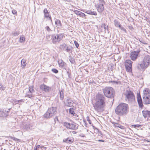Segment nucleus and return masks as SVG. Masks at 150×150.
Listing matches in <instances>:
<instances>
[{
  "instance_id": "f3484780",
  "label": "nucleus",
  "mask_w": 150,
  "mask_h": 150,
  "mask_svg": "<svg viewBox=\"0 0 150 150\" xmlns=\"http://www.w3.org/2000/svg\"><path fill=\"white\" fill-rule=\"evenodd\" d=\"M143 96V99L144 104H148L150 103V96Z\"/></svg>"
},
{
  "instance_id": "72a5a7b5",
  "label": "nucleus",
  "mask_w": 150,
  "mask_h": 150,
  "mask_svg": "<svg viewBox=\"0 0 150 150\" xmlns=\"http://www.w3.org/2000/svg\"><path fill=\"white\" fill-rule=\"evenodd\" d=\"M20 42L21 43H24L25 41V38L24 37L23 35H22L20 36L19 38Z\"/></svg>"
},
{
  "instance_id": "2eb2a0df",
  "label": "nucleus",
  "mask_w": 150,
  "mask_h": 150,
  "mask_svg": "<svg viewBox=\"0 0 150 150\" xmlns=\"http://www.w3.org/2000/svg\"><path fill=\"white\" fill-rule=\"evenodd\" d=\"M51 39L52 42L53 44H56L57 42H59V40L57 38L56 34H53L51 35Z\"/></svg>"
},
{
  "instance_id": "58836bf2",
  "label": "nucleus",
  "mask_w": 150,
  "mask_h": 150,
  "mask_svg": "<svg viewBox=\"0 0 150 150\" xmlns=\"http://www.w3.org/2000/svg\"><path fill=\"white\" fill-rule=\"evenodd\" d=\"M114 24L116 27H118V25L120 24L119 22L117 20H115L114 21Z\"/></svg>"
},
{
  "instance_id": "ea45409f",
  "label": "nucleus",
  "mask_w": 150,
  "mask_h": 150,
  "mask_svg": "<svg viewBox=\"0 0 150 150\" xmlns=\"http://www.w3.org/2000/svg\"><path fill=\"white\" fill-rule=\"evenodd\" d=\"M74 12L76 14L79 16L81 12L79 11L75 10L74 11Z\"/></svg>"
},
{
  "instance_id": "09e8293b",
  "label": "nucleus",
  "mask_w": 150,
  "mask_h": 150,
  "mask_svg": "<svg viewBox=\"0 0 150 150\" xmlns=\"http://www.w3.org/2000/svg\"><path fill=\"white\" fill-rule=\"evenodd\" d=\"M79 16L83 18L86 16V15L84 13L81 12Z\"/></svg>"
},
{
  "instance_id": "79ce46f5",
  "label": "nucleus",
  "mask_w": 150,
  "mask_h": 150,
  "mask_svg": "<svg viewBox=\"0 0 150 150\" xmlns=\"http://www.w3.org/2000/svg\"><path fill=\"white\" fill-rule=\"evenodd\" d=\"M5 89V87H3L2 83H0V90H4Z\"/></svg>"
},
{
  "instance_id": "5701e85b",
  "label": "nucleus",
  "mask_w": 150,
  "mask_h": 150,
  "mask_svg": "<svg viewBox=\"0 0 150 150\" xmlns=\"http://www.w3.org/2000/svg\"><path fill=\"white\" fill-rule=\"evenodd\" d=\"M84 12L88 14L94 15L95 16L97 15V12L95 11H91V10H88L86 11H84Z\"/></svg>"
},
{
  "instance_id": "0eeeda50",
  "label": "nucleus",
  "mask_w": 150,
  "mask_h": 150,
  "mask_svg": "<svg viewBox=\"0 0 150 150\" xmlns=\"http://www.w3.org/2000/svg\"><path fill=\"white\" fill-rule=\"evenodd\" d=\"M140 52V51L139 50L137 51H133L131 52L129 54V57L131 59L134 61H135L138 57Z\"/></svg>"
},
{
  "instance_id": "f8f14e48",
  "label": "nucleus",
  "mask_w": 150,
  "mask_h": 150,
  "mask_svg": "<svg viewBox=\"0 0 150 150\" xmlns=\"http://www.w3.org/2000/svg\"><path fill=\"white\" fill-rule=\"evenodd\" d=\"M95 6L98 11L100 13H101L104 10V6L103 5H99L96 4Z\"/></svg>"
},
{
  "instance_id": "a211bd4d",
  "label": "nucleus",
  "mask_w": 150,
  "mask_h": 150,
  "mask_svg": "<svg viewBox=\"0 0 150 150\" xmlns=\"http://www.w3.org/2000/svg\"><path fill=\"white\" fill-rule=\"evenodd\" d=\"M150 96V90L149 88H146L143 91V96Z\"/></svg>"
},
{
  "instance_id": "cd10ccee",
  "label": "nucleus",
  "mask_w": 150,
  "mask_h": 150,
  "mask_svg": "<svg viewBox=\"0 0 150 150\" xmlns=\"http://www.w3.org/2000/svg\"><path fill=\"white\" fill-rule=\"evenodd\" d=\"M67 45L65 43H64L62 45H61L59 46V48L62 50L64 51L65 50L66 47L67 46Z\"/></svg>"
},
{
  "instance_id": "8fccbe9b",
  "label": "nucleus",
  "mask_w": 150,
  "mask_h": 150,
  "mask_svg": "<svg viewBox=\"0 0 150 150\" xmlns=\"http://www.w3.org/2000/svg\"><path fill=\"white\" fill-rule=\"evenodd\" d=\"M120 29L121 30H122L123 31H124L125 32V33H127V31H126V29H125V28H124L122 26V27H121L120 28Z\"/></svg>"
},
{
  "instance_id": "412c9836",
  "label": "nucleus",
  "mask_w": 150,
  "mask_h": 150,
  "mask_svg": "<svg viewBox=\"0 0 150 150\" xmlns=\"http://www.w3.org/2000/svg\"><path fill=\"white\" fill-rule=\"evenodd\" d=\"M78 129V126L75 124L70 123L69 129L76 130Z\"/></svg>"
},
{
  "instance_id": "9b49d317",
  "label": "nucleus",
  "mask_w": 150,
  "mask_h": 150,
  "mask_svg": "<svg viewBox=\"0 0 150 150\" xmlns=\"http://www.w3.org/2000/svg\"><path fill=\"white\" fill-rule=\"evenodd\" d=\"M40 88L42 91L46 92H49L52 89L51 87L47 86L45 84L41 85L40 86Z\"/></svg>"
},
{
  "instance_id": "bf43d9fd",
  "label": "nucleus",
  "mask_w": 150,
  "mask_h": 150,
  "mask_svg": "<svg viewBox=\"0 0 150 150\" xmlns=\"http://www.w3.org/2000/svg\"><path fill=\"white\" fill-rule=\"evenodd\" d=\"M98 142H105V140H98Z\"/></svg>"
},
{
  "instance_id": "4c0bfd02",
  "label": "nucleus",
  "mask_w": 150,
  "mask_h": 150,
  "mask_svg": "<svg viewBox=\"0 0 150 150\" xmlns=\"http://www.w3.org/2000/svg\"><path fill=\"white\" fill-rule=\"evenodd\" d=\"M32 93H30V92H28L26 94L25 97L30 98L32 97Z\"/></svg>"
},
{
  "instance_id": "37998d69",
  "label": "nucleus",
  "mask_w": 150,
  "mask_h": 150,
  "mask_svg": "<svg viewBox=\"0 0 150 150\" xmlns=\"http://www.w3.org/2000/svg\"><path fill=\"white\" fill-rule=\"evenodd\" d=\"M19 33L18 31H15L13 32V35L14 36H17L18 35Z\"/></svg>"
},
{
  "instance_id": "393cba45",
  "label": "nucleus",
  "mask_w": 150,
  "mask_h": 150,
  "mask_svg": "<svg viewBox=\"0 0 150 150\" xmlns=\"http://www.w3.org/2000/svg\"><path fill=\"white\" fill-rule=\"evenodd\" d=\"M57 38L59 40V42L62 40L64 37H65L64 34V33L57 34Z\"/></svg>"
},
{
  "instance_id": "338daca9",
  "label": "nucleus",
  "mask_w": 150,
  "mask_h": 150,
  "mask_svg": "<svg viewBox=\"0 0 150 150\" xmlns=\"http://www.w3.org/2000/svg\"><path fill=\"white\" fill-rule=\"evenodd\" d=\"M17 100H16L15 101V103L16 104L18 103V101H17Z\"/></svg>"
},
{
  "instance_id": "4be33fe9",
  "label": "nucleus",
  "mask_w": 150,
  "mask_h": 150,
  "mask_svg": "<svg viewBox=\"0 0 150 150\" xmlns=\"http://www.w3.org/2000/svg\"><path fill=\"white\" fill-rule=\"evenodd\" d=\"M112 123L113 124L114 126L115 127H119L122 129H124L125 127L124 126L122 125L119 123H116L115 122H112Z\"/></svg>"
},
{
  "instance_id": "20e7f679",
  "label": "nucleus",
  "mask_w": 150,
  "mask_h": 150,
  "mask_svg": "<svg viewBox=\"0 0 150 150\" xmlns=\"http://www.w3.org/2000/svg\"><path fill=\"white\" fill-rule=\"evenodd\" d=\"M57 108L56 107H51L49 108L47 111L44 115V117L48 119L52 117L55 115L57 113Z\"/></svg>"
},
{
  "instance_id": "4468645a",
  "label": "nucleus",
  "mask_w": 150,
  "mask_h": 150,
  "mask_svg": "<svg viewBox=\"0 0 150 150\" xmlns=\"http://www.w3.org/2000/svg\"><path fill=\"white\" fill-rule=\"evenodd\" d=\"M143 115L144 118L150 117V111L147 110H144L142 111Z\"/></svg>"
},
{
  "instance_id": "7c9ffc66",
  "label": "nucleus",
  "mask_w": 150,
  "mask_h": 150,
  "mask_svg": "<svg viewBox=\"0 0 150 150\" xmlns=\"http://www.w3.org/2000/svg\"><path fill=\"white\" fill-rule=\"evenodd\" d=\"M63 141L64 142L69 144L73 142L71 139H69V138H67L65 139H63Z\"/></svg>"
},
{
  "instance_id": "e2e57ef3",
  "label": "nucleus",
  "mask_w": 150,
  "mask_h": 150,
  "mask_svg": "<svg viewBox=\"0 0 150 150\" xmlns=\"http://www.w3.org/2000/svg\"><path fill=\"white\" fill-rule=\"evenodd\" d=\"M50 38V35H48L46 36V38L47 39H48L49 38Z\"/></svg>"
},
{
  "instance_id": "052dcab7",
  "label": "nucleus",
  "mask_w": 150,
  "mask_h": 150,
  "mask_svg": "<svg viewBox=\"0 0 150 150\" xmlns=\"http://www.w3.org/2000/svg\"><path fill=\"white\" fill-rule=\"evenodd\" d=\"M22 101H23V100H17V101H18V102H22Z\"/></svg>"
},
{
  "instance_id": "c9c22d12",
  "label": "nucleus",
  "mask_w": 150,
  "mask_h": 150,
  "mask_svg": "<svg viewBox=\"0 0 150 150\" xmlns=\"http://www.w3.org/2000/svg\"><path fill=\"white\" fill-rule=\"evenodd\" d=\"M70 124V123L66 122H64L63 123L64 126H65L67 129H69Z\"/></svg>"
},
{
  "instance_id": "6e6552de",
  "label": "nucleus",
  "mask_w": 150,
  "mask_h": 150,
  "mask_svg": "<svg viewBox=\"0 0 150 150\" xmlns=\"http://www.w3.org/2000/svg\"><path fill=\"white\" fill-rule=\"evenodd\" d=\"M132 62L129 59L126 60L125 63V65L126 71L130 72L132 71Z\"/></svg>"
},
{
  "instance_id": "864d4df0",
  "label": "nucleus",
  "mask_w": 150,
  "mask_h": 150,
  "mask_svg": "<svg viewBox=\"0 0 150 150\" xmlns=\"http://www.w3.org/2000/svg\"><path fill=\"white\" fill-rule=\"evenodd\" d=\"M11 139L13 140H14V141H19V140H20L19 139H17V138H15L14 137H11Z\"/></svg>"
},
{
  "instance_id": "6e6d98bb",
  "label": "nucleus",
  "mask_w": 150,
  "mask_h": 150,
  "mask_svg": "<svg viewBox=\"0 0 150 150\" xmlns=\"http://www.w3.org/2000/svg\"><path fill=\"white\" fill-rule=\"evenodd\" d=\"M111 82L113 83L116 84H118V83H120V81L118 82L117 81H111Z\"/></svg>"
},
{
  "instance_id": "423d86ee",
  "label": "nucleus",
  "mask_w": 150,
  "mask_h": 150,
  "mask_svg": "<svg viewBox=\"0 0 150 150\" xmlns=\"http://www.w3.org/2000/svg\"><path fill=\"white\" fill-rule=\"evenodd\" d=\"M124 95L125 96V100L129 102H132L135 100V96L133 92L129 89L126 90Z\"/></svg>"
},
{
  "instance_id": "c03bdc74",
  "label": "nucleus",
  "mask_w": 150,
  "mask_h": 150,
  "mask_svg": "<svg viewBox=\"0 0 150 150\" xmlns=\"http://www.w3.org/2000/svg\"><path fill=\"white\" fill-rule=\"evenodd\" d=\"M86 120L91 125L92 124V122H91V120L90 119L89 117L88 116H87L86 117Z\"/></svg>"
},
{
  "instance_id": "69168bd1",
  "label": "nucleus",
  "mask_w": 150,
  "mask_h": 150,
  "mask_svg": "<svg viewBox=\"0 0 150 150\" xmlns=\"http://www.w3.org/2000/svg\"><path fill=\"white\" fill-rule=\"evenodd\" d=\"M145 141H147V142H150V140H146V139H145Z\"/></svg>"
},
{
  "instance_id": "e433bc0d",
  "label": "nucleus",
  "mask_w": 150,
  "mask_h": 150,
  "mask_svg": "<svg viewBox=\"0 0 150 150\" xmlns=\"http://www.w3.org/2000/svg\"><path fill=\"white\" fill-rule=\"evenodd\" d=\"M28 88L30 93H33L34 91L33 86H30Z\"/></svg>"
},
{
  "instance_id": "f704fd0d",
  "label": "nucleus",
  "mask_w": 150,
  "mask_h": 150,
  "mask_svg": "<svg viewBox=\"0 0 150 150\" xmlns=\"http://www.w3.org/2000/svg\"><path fill=\"white\" fill-rule=\"evenodd\" d=\"M69 60L71 64H74L75 62L74 58L71 56L69 57Z\"/></svg>"
},
{
  "instance_id": "bb28decb",
  "label": "nucleus",
  "mask_w": 150,
  "mask_h": 150,
  "mask_svg": "<svg viewBox=\"0 0 150 150\" xmlns=\"http://www.w3.org/2000/svg\"><path fill=\"white\" fill-rule=\"evenodd\" d=\"M64 51H66L67 52H71L72 50V47L71 46L69 45H67Z\"/></svg>"
},
{
  "instance_id": "f03ea898",
  "label": "nucleus",
  "mask_w": 150,
  "mask_h": 150,
  "mask_svg": "<svg viewBox=\"0 0 150 150\" xmlns=\"http://www.w3.org/2000/svg\"><path fill=\"white\" fill-rule=\"evenodd\" d=\"M115 112L116 115L119 117L126 116L129 112V107L128 104L121 103L116 108Z\"/></svg>"
},
{
  "instance_id": "ddd939ff",
  "label": "nucleus",
  "mask_w": 150,
  "mask_h": 150,
  "mask_svg": "<svg viewBox=\"0 0 150 150\" xmlns=\"http://www.w3.org/2000/svg\"><path fill=\"white\" fill-rule=\"evenodd\" d=\"M31 127V126L28 122L23 123L22 125V128L26 129H30Z\"/></svg>"
},
{
  "instance_id": "1a4fd4ad",
  "label": "nucleus",
  "mask_w": 150,
  "mask_h": 150,
  "mask_svg": "<svg viewBox=\"0 0 150 150\" xmlns=\"http://www.w3.org/2000/svg\"><path fill=\"white\" fill-rule=\"evenodd\" d=\"M137 101L139 107L142 108L144 106L142 98L139 93H137Z\"/></svg>"
},
{
  "instance_id": "5fc2aeb1",
  "label": "nucleus",
  "mask_w": 150,
  "mask_h": 150,
  "mask_svg": "<svg viewBox=\"0 0 150 150\" xmlns=\"http://www.w3.org/2000/svg\"><path fill=\"white\" fill-rule=\"evenodd\" d=\"M54 120L55 123L57 121H58V122L59 121L57 116L55 117V118L54 119Z\"/></svg>"
},
{
  "instance_id": "2f4dec72",
  "label": "nucleus",
  "mask_w": 150,
  "mask_h": 150,
  "mask_svg": "<svg viewBox=\"0 0 150 150\" xmlns=\"http://www.w3.org/2000/svg\"><path fill=\"white\" fill-rule=\"evenodd\" d=\"M104 29H105V33H109V31L108 30V25H106L104 24L103 25Z\"/></svg>"
},
{
  "instance_id": "13d9d810",
  "label": "nucleus",
  "mask_w": 150,
  "mask_h": 150,
  "mask_svg": "<svg viewBox=\"0 0 150 150\" xmlns=\"http://www.w3.org/2000/svg\"><path fill=\"white\" fill-rule=\"evenodd\" d=\"M49 16L47 17V18H48L49 19V20H50L51 22H52V17H51V15H50Z\"/></svg>"
},
{
  "instance_id": "9d476101",
  "label": "nucleus",
  "mask_w": 150,
  "mask_h": 150,
  "mask_svg": "<svg viewBox=\"0 0 150 150\" xmlns=\"http://www.w3.org/2000/svg\"><path fill=\"white\" fill-rule=\"evenodd\" d=\"M10 109H7V110L3 109L0 111V117H5L8 115Z\"/></svg>"
},
{
  "instance_id": "de8ad7c7",
  "label": "nucleus",
  "mask_w": 150,
  "mask_h": 150,
  "mask_svg": "<svg viewBox=\"0 0 150 150\" xmlns=\"http://www.w3.org/2000/svg\"><path fill=\"white\" fill-rule=\"evenodd\" d=\"M74 43L76 47L78 48L79 47V45L78 44V42L77 41H74Z\"/></svg>"
},
{
  "instance_id": "7ed1b4c3",
  "label": "nucleus",
  "mask_w": 150,
  "mask_h": 150,
  "mask_svg": "<svg viewBox=\"0 0 150 150\" xmlns=\"http://www.w3.org/2000/svg\"><path fill=\"white\" fill-rule=\"evenodd\" d=\"M150 64V55H147L144 56L143 60L137 64L136 67L138 70H145Z\"/></svg>"
},
{
  "instance_id": "c756f323",
  "label": "nucleus",
  "mask_w": 150,
  "mask_h": 150,
  "mask_svg": "<svg viewBox=\"0 0 150 150\" xmlns=\"http://www.w3.org/2000/svg\"><path fill=\"white\" fill-rule=\"evenodd\" d=\"M98 3L97 4L99 5H103L104 6V5L105 4V2L104 0H98Z\"/></svg>"
},
{
  "instance_id": "4d7b16f0",
  "label": "nucleus",
  "mask_w": 150,
  "mask_h": 150,
  "mask_svg": "<svg viewBox=\"0 0 150 150\" xmlns=\"http://www.w3.org/2000/svg\"><path fill=\"white\" fill-rule=\"evenodd\" d=\"M79 136L80 137H85V135L83 133H81L79 134Z\"/></svg>"
},
{
  "instance_id": "3c124183",
  "label": "nucleus",
  "mask_w": 150,
  "mask_h": 150,
  "mask_svg": "<svg viewBox=\"0 0 150 150\" xmlns=\"http://www.w3.org/2000/svg\"><path fill=\"white\" fill-rule=\"evenodd\" d=\"M40 145H38L34 148V150H39L38 148L40 147Z\"/></svg>"
},
{
  "instance_id": "6ab92c4d",
  "label": "nucleus",
  "mask_w": 150,
  "mask_h": 150,
  "mask_svg": "<svg viewBox=\"0 0 150 150\" xmlns=\"http://www.w3.org/2000/svg\"><path fill=\"white\" fill-rule=\"evenodd\" d=\"M66 106L68 107H71L73 105V104L74 103L73 101L71 99L69 98H68L66 100Z\"/></svg>"
},
{
  "instance_id": "603ef678",
  "label": "nucleus",
  "mask_w": 150,
  "mask_h": 150,
  "mask_svg": "<svg viewBox=\"0 0 150 150\" xmlns=\"http://www.w3.org/2000/svg\"><path fill=\"white\" fill-rule=\"evenodd\" d=\"M46 29L47 30V31L48 32H50V31H51V29L50 28H49V27L48 26H47L46 27Z\"/></svg>"
},
{
  "instance_id": "473e14b6",
  "label": "nucleus",
  "mask_w": 150,
  "mask_h": 150,
  "mask_svg": "<svg viewBox=\"0 0 150 150\" xmlns=\"http://www.w3.org/2000/svg\"><path fill=\"white\" fill-rule=\"evenodd\" d=\"M21 64L22 66V68H24L26 64L25 60L23 59L21 60Z\"/></svg>"
},
{
  "instance_id": "a18cd8bd",
  "label": "nucleus",
  "mask_w": 150,
  "mask_h": 150,
  "mask_svg": "<svg viewBox=\"0 0 150 150\" xmlns=\"http://www.w3.org/2000/svg\"><path fill=\"white\" fill-rule=\"evenodd\" d=\"M67 74L68 76V77L70 78V76L71 75L70 70H69L68 71H67Z\"/></svg>"
},
{
  "instance_id": "49530a36",
  "label": "nucleus",
  "mask_w": 150,
  "mask_h": 150,
  "mask_svg": "<svg viewBox=\"0 0 150 150\" xmlns=\"http://www.w3.org/2000/svg\"><path fill=\"white\" fill-rule=\"evenodd\" d=\"M12 12L13 14L15 15H17V12L14 9H13L12 10Z\"/></svg>"
},
{
  "instance_id": "dca6fc26",
  "label": "nucleus",
  "mask_w": 150,
  "mask_h": 150,
  "mask_svg": "<svg viewBox=\"0 0 150 150\" xmlns=\"http://www.w3.org/2000/svg\"><path fill=\"white\" fill-rule=\"evenodd\" d=\"M43 12L45 18H47V17L51 15L50 13V11L49 10L46 8H44Z\"/></svg>"
},
{
  "instance_id": "774afa93",
  "label": "nucleus",
  "mask_w": 150,
  "mask_h": 150,
  "mask_svg": "<svg viewBox=\"0 0 150 150\" xmlns=\"http://www.w3.org/2000/svg\"><path fill=\"white\" fill-rule=\"evenodd\" d=\"M43 147H44V146H40V148L41 149H42V148H43Z\"/></svg>"
},
{
  "instance_id": "a19ab883",
  "label": "nucleus",
  "mask_w": 150,
  "mask_h": 150,
  "mask_svg": "<svg viewBox=\"0 0 150 150\" xmlns=\"http://www.w3.org/2000/svg\"><path fill=\"white\" fill-rule=\"evenodd\" d=\"M52 71L55 74H57L58 72V71L56 69H52Z\"/></svg>"
},
{
  "instance_id": "c85d7f7f",
  "label": "nucleus",
  "mask_w": 150,
  "mask_h": 150,
  "mask_svg": "<svg viewBox=\"0 0 150 150\" xmlns=\"http://www.w3.org/2000/svg\"><path fill=\"white\" fill-rule=\"evenodd\" d=\"M73 108H70L69 110V113L70 114L73 115V116H76L77 114L75 112Z\"/></svg>"
},
{
  "instance_id": "680f3d73",
  "label": "nucleus",
  "mask_w": 150,
  "mask_h": 150,
  "mask_svg": "<svg viewBox=\"0 0 150 150\" xmlns=\"http://www.w3.org/2000/svg\"><path fill=\"white\" fill-rule=\"evenodd\" d=\"M118 27H119L120 28L122 27V26L120 24L118 25Z\"/></svg>"
},
{
  "instance_id": "aec40b11",
  "label": "nucleus",
  "mask_w": 150,
  "mask_h": 150,
  "mask_svg": "<svg viewBox=\"0 0 150 150\" xmlns=\"http://www.w3.org/2000/svg\"><path fill=\"white\" fill-rule=\"evenodd\" d=\"M59 97L61 100H62L64 98V90L63 89L60 90L59 92Z\"/></svg>"
},
{
  "instance_id": "a878e982",
  "label": "nucleus",
  "mask_w": 150,
  "mask_h": 150,
  "mask_svg": "<svg viewBox=\"0 0 150 150\" xmlns=\"http://www.w3.org/2000/svg\"><path fill=\"white\" fill-rule=\"evenodd\" d=\"M58 62L59 67H63L64 66V65L66 64L62 60H58Z\"/></svg>"
},
{
  "instance_id": "b1692460",
  "label": "nucleus",
  "mask_w": 150,
  "mask_h": 150,
  "mask_svg": "<svg viewBox=\"0 0 150 150\" xmlns=\"http://www.w3.org/2000/svg\"><path fill=\"white\" fill-rule=\"evenodd\" d=\"M55 23V25L58 28H60L62 26V24L61 21L58 19H56Z\"/></svg>"
},
{
  "instance_id": "f257e3e1",
  "label": "nucleus",
  "mask_w": 150,
  "mask_h": 150,
  "mask_svg": "<svg viewBox=\"0 0 150 150\" xmlns=\"http://www.w3.org/2000/svg\"><path fill=\"white\" fill-rule=\"evenodd\" d=\"M95 101V103L93 104V107L95 110L99 111L105 106L106 98L103 94L98 93L96 95Z\"/></svg>"
},
{
  "instance_id": "39448f33",
  "label": "nucleus",
  "mask_w": 150,
  "mask_h": 150,
  "mask_svg": "<svg viewBox=\"0 0 150 150\" xmlns=\"http://www.w3.org/2000/svg\"><path fill=\"white\" fill-rule=\"evenodd\" d=\"M103 91L105 97L110 98L114 97L115 91L112 88L110 87H105L103 89Z\"/></svg>"
},
{
  "instance_id": "0e129e2a",
  "label": "nucleus",
  "mask_w": 150,
  "mask_h": 150,
  "mask_svg": "<svg viewBox=\"0 0 150 150\" xmlns=\"http://www.w3.org/2000/svg\"><path fill=\"white\" fill-rule=\"evenodd\" d=\"M134 127H138L139 126V125H134Z\"/></svg>"
}]
</instances>
